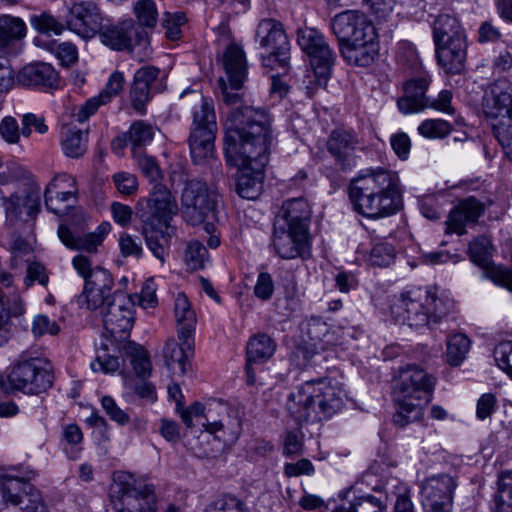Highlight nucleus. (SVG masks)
<instances>
[{
    "mask_svg": "<svg viewBox=\"0 0 512 512\" xmlns=\"http://www.w3.org/2000/svg\"><path fill=\"white\" fill-rule=\"evenodd\" d=\"M238 114L227 124L225 154L239 168L237 192L248 200L258 198L263 189L264 167L268 163L273 135L263 113L248 110L241 122Z\"/></svg>",
    "mask_w": 512,
    "mask_h": 512,
    "instance_id": "obj_1",
    "label": "nucleus"
},
{
    "mask_svg": "<svg viewBox=\"0 0 512 512\" xmlns=\"http://www.w3.org/2000/svg\"><path fill=\"white\" fill-rule=\"evenodd\" d=\"M349 198L354 210L366 218L392 216L402 207L399 177L382 167L361 171L350 182Z\"/></svg>",
    "mask_w": 512,
    "mask_h": 512,
    "instance_id": "obj_2",
    "label": "nucleus"
},
{
    "mask_svg": "<svg viewBox=\"0 0 512 512\" xmlns=\"http://www.w3.org/2000/svg\"><path fill=\"white\" fill-rule=\"evenodd\" d=\"M177 212L174 196L161 184H155L150 195L141 198L136 205V214L142 224L141 234L148 249L162 263L168 255L171 238L176 234L171 221Z\"/></svg>",
    "mask_w": 512,
    "mask_h": 512,
    "instance_id": "obj_3",
    "label": "nucleus"
},
{
    "mask_svg": "<svg viewBox=\"0 0 512 512\" xmlns=\"http://www.w3.org/2000/svg\"><path fill=\"white\" fill-rule=\"evenodd\" d=\"M342 385L329 377L303 382L287 398L286 408L298 424L328 419L344 405Z\"/></svg>",
    "mask_w": 512,
    "mask_h": 512,
    "instance_id": "obj_4",
    "label": "nucleus"
},
{
    "mask_svg": "<svg viewBox=\"0 0 512 512\" xmlns=\"http://www.w3.org/2000/svg\"><path fill=\"white\" fill-rule=\"evenodd\" d=\"M435 378L424 369L409 365L400 371L394 387L397 411L393 422L400 427L419 420L423 415V405L430 401Z\"/></svg>",
    "mask_w": 512,
    "mask_h": 512,
    "instance_id": "obj_5",
    "label": "nucleus"
},
{
    "mask_svg": "<svg viewBox=\"0 0 512 512\" xmlns=\"http://www.w3.org/2000/svg\"><path fill=\"white\" fill-rule=\"evenodd\" d=\"M432 37L439 66L448 74L465 68L467 37L460 21L449 13L439 14L432 24Z\"/></svg>",
    "mask_w": 512,
    "mask_h": 512,
    "instance_id": "obj_6",
    "label": "nucleus"
},
{
    "mask_svg": "<svg viewBox=\"0 0 512 512\" xmlns=\"http://www.w3.org/2000/svg\"><path fill=\"white\" fill-rule=\"evenodd\" d=\"M191 106L192 128L189 137L191 157L196 164L213 157L217 121L212 99L198 91H184L181 96Z\"/></svg>",
    "mask_w": 512,
    "mask_h": 512,
    "instance_id": "obj_7",
    "label": "nucleus"
},
{
    "mask_svg": "<svg viewBox=\"0 0 512 512\" xmlns=\"http://www.w3.org/2000/svg\"><path fill=\"white\" fill-rule=\"evenodd\" d=\"M443 302L429 288L414 287L395 297L390 310L396 322L422 328L441 321Z\"/></svg>",
    "mask_w": 512,
    "mask_h": 512,
    "instance_id": "obj_8",
    "label": "nucleus"
},
{
    "mask_svg": "<svg viewBox=\"0 0 512 512\" xmlns=\"http://www.w3.org/2000/svg\"><path fill=\"white\" fill-rule=\"evenodd\" d=\"M53 382L52 364L46 358L24 352L11 365L7 376L0 377V388L5 393L38 395L50 389Z\"/></svg>",
    "mask_w": 512,
    "mask_h": 512,
    "instance_id": "obj_9",
    "label": "nucleus"
},
{
    "mask_svg": "<svg viewBox=\"0 0 512 512\" xmlns=\"http://www.w3.org/2000/svg\"><path fill=\"white\" fill-rule=\"evenodd\" d=\"M481 109L505 156L512 161V85L493 84L482 98Z\"/></svg>",
    "mask_w": 512,
    "mask_h": 512,
    "instance_id": "obj_10",
    "label": "nucleus"
},
{
    "mask_svg": "<svg viewBox=\"0 0 512 512\" xmlns=\"http://www.w3.org/2000/svg\"><path fill=\"white\" fill-rule=\"evenodd\" d=\"M113 480L112 497H117L113 502L117 512H179L172 504L158 507L154 486L131 473L117 472Z\"/></svg>",
    "mask_w": 512,
    "mask_h": 512,
    "instance_id": "obj_11",
    "label": "nucleus"
},
{
    "mask_svg": "<svg viewBox=\"0 0 512 512\" xmlns=\"http://www.w3.org/2000/svg\"><path fill=\"white\" fill-rule=\"evenodd\" d=\"M0 512H49L41 492L30 483L0 474Z\"/></svg>",
    "mask_w": 512,
    "mask_h": 512,
    "instance_id": "obj_12",
    "label": "nucleus"
},
{
    "mask_svg": "<svg viewBox=\"0 0 512 512\" xmlns=\"http://www.w3.org/2000/svg\"><path fill=\"white\" fill-rule=\"evenodd\" d=\"M216 191L198 179L185 181L181 194V211L184 219L191 225H199L210 216L213 217L218 205Z\"/></svg>",
    "mask_w": 512,
    "mask_h": 512,
    "instance_id": "obj_13",
    "label": "nucleus"
},
{
    "mask_svg": "<svg viewBox=\"0 0 512 512\" xmlns=\"http://www.w3.org/2000/svg\"><path fill=\"white\" fill-rule=\"evenodd\" d=\"M256 40L268 53L262 56V64L274 69H285L290 59V44L280 22L274 19H263L256 30Z\"/></svg>",
    "mask_w": 512,
    "mask_h": 512,
    "instance_id": "obj_14",
    "label": "nucleus"
},
{
    "mask_svg": "<svg viewBox=\"0 0 512 512\" xmlns=\"http://www.w3.org/2000/svg\"><path fill=\"white\" fill-rule=\"evenodd\" d=\"M297 42L310 58V64L319 84L330 76L336 54L327 44L324 36L316 29L305 27L297 32Z\"/></svg>",
    "mask_w": 512,
    "mask_h": 512,
    "instance_id": "obj_15",
    "label": "nucleus"
},
{
    "mask_svg": "<svg viewBox=\"0 0 512 512\" xmlns=\"http://www.w3.org/2000/svg\"><path fill=\"white\" fill-rule=\"evenodd\" d=\"M104 329L116 340L128 337L135 319L134 301L123 294L115 293L111 301L100 309Z\"/></svg>",
    "mask_w": 512,
    "mask_h": 512,
    "instance_id": "obj_16",
    "label": "nucleus"
},
{
    "mask_svg": "<svg viewBox=\"0 0 512 512\" xmlns=\"http://www.w3.org/2000/svg\"><path fill=\"white\" fill-rule=\"evenodd\" d=\"M331 28L339 40V44L377 39L373 22L366 14L356 10H347L337 14L332 19Z\"/></svg>",
    "mask_w": 512,
    "mask_h": 512,
    "instance_id": "obj_17",
    "label": "nucleus"
},
{
    "mask_svg": "<svg viewBox=\"0 0 512 512\" xmlns=\"http://www.w3.org/2000/svg\"><path fill=\"white\" fill-rule=\"evenodd\" d=\"M103 15L91 0H75L66 15L67 28L83 39L93 38L102 28Z\"/></svg>",
    "mask_w": 512,
    "mask_h": 512,
    "instance_id": "obj_18",
    "label": "nucleus"
},
{
    "mask_svg": "<svg viewBox=\"0 0 512 512\" xmlns=\"http://www.w3.org/2000/svg\"><path fill=\"white\" fill-rule=\"evenodd\" d=\"M271 246L281 259H307L311 256L312 237L310 234L274 223Z\"/></svg>",
    "mask_w": 512,
    "mask_h": 512,
    "instance_id": "obj_19",
    "label": "nucleus"
},
{
    "mask_svg": "<svg viewBox=\"0 0 512 512\" xmlns=\"http://www.w3.org/2000/svg\"><path fill=\"white\" fill-rule=\"evenodd\" d=\"M40 194V187L35 185L4 197L6 222L14 226L33 221L40 211Z\"/></svg>",
    "mask_w": 512,
    "mask_h": 512,
    "instance_id": "obj_20",
    "label": "nucleus"
},
{
    "mask_svg": "<svg viewBox=\"0 0 512 512\" xmlns=\"http://www.w3.org/2000/svg\"><path fill=\"white\" fill-rule=\"evenodd\" d=\"M113 285V278L109 271L97 267L85 282L83 292L78 297L79 305L89 310L102 309L112 299Z\"/></svg>",
    "mask_w": 512,
    "mask_h": 512,
    "instance_id": "obj_21",
    "label": "nucleus"
},
{
    "mask_svg": "<svg viewBox=\"0 0 512 512\" xmlns=\"http://www.w3.org/2000/svg\"><path fill=\"white\" fill-rule=\"evenodd\" d=\"M179 342L168 338L162 349L165 366L173 375L183 376L188 370V360L194 351V336L177 332Z\"/></svg>",
    "mask_w": 512,
    "mask_h": 512,
    "instance_id": "obj_22",
    "label": "nucleus"
},
{
    "mask_svg": "<svg viewBox=\"0 0 512 512\" xmlns=\"http://www.w3.org/2000/svg\"><path fill=\"white\" fill-rule=\"evenodd\" d=\"M327 149L341 169L347 170L356 165L355 152L363 149V142L353 131L334 130L327 140Z\"/></svg>",
    "mask_w": 512,
    "mask_h": 512,
    "instance_id": "obj_23",
    "label": "nucleus"
},
{
    "mask_svg": "<svg viewBox=\"0 0 512 512\" xmlns=\"http://www.w3.org/2000/svg\"><path fill=\"white\" fill-rule=\"evenodd\" d=\"M219 32L223 40L228 41L223 56L222 65L232 89H241L247 76L246 58L243 49L230 41L231 35L227 26H220Z\"/></svg>",
    "mask_w": 512,
    "mask_h": 512,
    "instance_id": "obj_24",
    "label": "nucleus"
},
{
    "mask_svg": "<svg viewBox=\"0 0 512 512\" xmlns=\"http://www.w3.org/2000/svg\"><path fill=\"white\" fill-rule=\"evenodd\" d=\"M312 210L306 199L299 197L283 202L274 223L310 234Z\"/></svg>",
    "mask_w": 512,
    "mask_h": 512,
    "instance_id": "obj_25",
    "label": "nucleus"
},
{
    "mask_svg": "<svg viewBox=\"0 0 512 512\" xmlns=\"http://www.w3.org/2000/svg\"><path fill=\"white\" fill-rule=\"evenodd\" d=\"M484 213V205L474 197L461 200L449 213L446 220V233L463 235L466 226L477 222Z\"/></svg>",
    "mask_w": 512,
    "mask_h": 512,
    "instance_id": "obj_26",
    "label": "nucleus"
},
{
    "mask_svg": "<svg viewBox=\"0 0 512 512\" xmlns=\"http://www.w3.org/2000/svg\"><path fill=\"white\" fill-rule=\"evenodd\" d=\"M110 231L109 223H102L94 232L87 233L83 236L75 235L67 226L61 224L58 227V237L60 241L71 250L86 251L94 253L97 251Z\"/></svg>",
    "mask_w": 512,
    "mask_h": 512,
    "instance_id": "obj_27",
    "label": "nucleus"
},
{
    "mask_svg": "<svg viewBox=\"0 0 512 512\" xmlns=\"http://www.w3.org/2000/svg\"><path fill=\"white\" fill-rule=\"evenodd\" d=\"M159 73L160 70L154 66H143L135 72L129 89V99L136 111L144 112L151 99L152 85Z\"/></svg>",
    "mask_w": 512,
    "mask_h": 512,
    "instance_id": "obj_28",
    "label": "nucleus"
},
{
    "mask_svg": "<svg viewBox=\"0 0 512 512\" xmlns=\"http://www.w3.org/2000/svg\"><path fill=\"white\" fill-rule=\"evenodd\" d=\"M276 347L275 341L265 333H259L250 338L246 348V373L249 385L256 383L253 365L270 359L274 355Z\"/></svg>",
    "mask_w": 512,
    "mask_h": 512,
    "instance_id": "obj_29",
    "label": "nucleus"
},
{
    "mask_svg": "<svg viewBox=\"0 0 512 512\" xmlns=\"http://www.w3.org/2000/svg\"><path fill=\"white\" fill-rule=\"evenodd\" d=\"M456 487L455 480L448 474L431 476L421 485L422 503H453Z\"/></svg>",
    "mask_w": 512,
    "mask_h": 512,
    "instance_id": "obj_30",
    "label": "nucleus"
},
{
    "mask_svg": "<svg viewBox=\"0 0 512 512\" xmlns=\"http://www.w3.org/2000/svg\"><path fill=\"white\" fill-rule=\"evenodd\" d=\"M17 81L23 86H41L55 89L59 86V75L54 67L45 62L25 65L17 75Z\"/></svg>",
    "mask_w": 512,
    "mask_h": 512,
    "instance_id": "obj_31",
    "label": "nucleus"
},
{
    "mask_svg": "<svg viewBox=\"0 0 512 512\" xmlns=\"http://www.w3.org/2000/svg\"><path fill=\"white\" fill-rule=\"evenodd\" d=\"M228 406L219 400H209L205 404L195 402L190 407L182 406L177 412L187 428L194 426L193 420H199V423L206 428L208 424L215 423V415L226 413Z\"/></svg>",
    "mask_w": 512,
    "mask_h": 512,
    "instance_id": "obj_32",
    "label": "nucleus"
},
{
    "mask_svg": "<svg viewBox=\"0 0 512 512\" xmlns=\"http://www.w3.org/2000/svg\"><path fill=\"white\" fill-rule=\"evenodd\" d=\"M429 82L425 77L407 81L404 86V95L397 105L402 113L410 114L420 112L429 106V98L425 93Z\"/></svg>",
    "mask_w": 512,
    "mask_h": 512,
    "instance_id": "obj_33",
    "label": "nucleus"
},
{
    "mask_svg": "<svg viewBox=\"0 0 512 512\" xmlns=\"http://www.w3.org/2000/svg\"><path fill=\"white\" fill-rule=\"evenodd\" d=\"M74 185L75 181L68 174H59L55 176L47 185L45 190V206L52 213L59 215L64 213L69 207V201L74 197L73 191H61L64 188L63 183Z\"/></svg>",
    "mask_w": 512,
    "mask_h": 512,
    "instance_id": "obj_34",
    "label": "nucleus"
},
{
    "mask_svg": "<svg viewBox=\"0 0 512 512\" xmlns=\"http://www.w3.org/2000/svg\"><path fill=\"white\" fill-rule=\"evenodd\" d=\"M103 44L114 50H129L132 36L135 34V23L132 19L117 24L103 25L98 32Z\"/></svg>",
    "mask_w": 512,
    "mask_h": 512,
    "instance_id": "obj_35",
    "label": "nucleus"
},
{
    "mask_svg": "<svg viewBox=\"0 0 512 512\" xmlns=\"http://www.w3.org/2000/svg\"><path fill=\"white\" fill-rule=\"evenodd\" d=\"M230 409L221 415H215V423L208 424L205 431L213 436L223 446H229L236 442L241 433V421L234 415H230Z\"/></svg>",
    "mask_w": 512,
    "mask_h": 512,
    "instance_id": "obj_36",
    "label": "nucleus"
},
{
    "mask_svg": "<svg viewBox=\"0 0 512 512\" xmlns=\"http://www.w3.org/2000/svg\"><path fill=\"white\" fill-rule=\"evenodd\" d=\"M378 51L377 39L340 44V52L351 65L367 67L375 59Z\"/></svg>",
    "mask_w": 512,
    "mask_h": 512,
    "instance_id": "obj_37",
    "label": "nucleus"
},
{
    "mask_svg": "<svg viewBox=\"0 0 512 512\" xmlns=\"http://www.w3.org/2000/svg\"><path fill=\"white\" fill-rule=\"evenodd\" d=\"M219 84H220L221 91H222L223 102L225 103L226 107L228 108V111L226 112L227 118L224 123L225 139L227 138L228 122L236 114H238V116H239L238 118H240L241 119L240 121L242 122L244 120L245 114L248 113V110L263 113L267 117V120H268V122H267L268 131L272 133L271 118L267 112H265L264 110L254 109L252 107L243 105L241 95L238 92H236L239 89H232L231 85L229 84V86H228L222 79L219 81Z\"/></svg>",
    "mask_w": 512,
    "mask_h": 512,
    "instance_id": "obj_38",
    "label": "nucleus"
},
{
    "mask_svg": "<svg viewBox=\"0 0 512 512\" xmlns=\"http://www.w3.org/2000/svg\"><path fill=\"white\" fill-rule=\"evenodd\" d=\"M397 254L398 249L394 240L374 237L371 240V248L366 261L371 266L388 267L395 262Z\"/></svg>",
    "mask_w": 512,
    "mask_h": 512,
    "instance_id": "obj_39",
    "label": "nucleus"
},
{
    "mask_svg": "<svg viewBox=\"0 0 512 512\" xmlns=\"http://www.w3.org/2000/svg\"><path fill=\"white\" fill-rule=\"evenodd\" d=\"M26 34L27 26L22 18L10 14L0 15V50L24 39Z\"/></svg>",
    "mask_w": 512,
    "mask_h": 512,
    "instance_id": "obj_40",
    "label": "nucleus"
},
{
    "mask_svg": "<svg viewBox=\"0 0 512 512\" xmlns=\"http://www.w3.org/2000/svg\"><path fill=\"white\" fill-rule=\"evenodd\" d=\"M492 244L489 238L481 236L469 244V256L472 262L484 270L487 278L496 284V281L490 276L494 269H504L501 266H495L491 260Z\"/></svg>",
    "mask_w": 512,
    "mask_h": 512,
    "instance_id": "obj_41",
    "label": "nucleus"
},
{
    "mask_svg": "<svg viewBox=\"0 0 512 512\" xmlns=\"http://www.w3.org/2000/svg\"><path fill=\"white\" fill-rule=\"evenodd\" d=\"M154 137V128L142 121H135L129 128L128 132L117 137L113 145L121 146L131 145L133 151L149 144Z\"/></svg>",
    "mask_w": 512,
    "mask_h": 512,
    "instance_id": "obj_42",
    "label": "nucleus"
},
{
    "mask_svg": "<svg viewBox=\"0 0 512 512\" xmlns=\"http://www.w3.org/2000/svg\"><path fill=\"white\" fill-rule=\"evenodd\" d=\"M174 317L177 332L194 336L197 322L196 313L184 293H178L174 298Z\"/></svg>",
    "mask_w": 512,
    "mask_h": 512,
    "instance_id": "obj_43",
    "label": "nucleus"
},
{
    "mask_svg": "<svg viewBox=\"0 0 512 512\" xmlns=\"http://www.w3.org/2000/svg\"><path fill=\"white\" fill-rule=\"evenodd\" d=\"M61 146L66 156L82 157L87 151V136L80 129L69 128L62 138Z\"/></svg>",
    "mask_w": 512,
    "mask_h": 512,
    "instance_id": "obj_44",
    "label": "nucleus"
},
{
    "mask_svg": "<svg viewBox=\"0 0 512 512\" xmlns=\"http://www.w3.org/2000/svg\"><path fill=\"white\" fill-rule=\"evenodd\" d=\"M127 348V354L131 358V364L136 375L142 380L150 377L152 364L148 352L134 342H129Z\"/></svg>",
    "mask_w": 512,
    "mask_h": 512,
    "instance_id": "obj_45",
    "label": "nucleus"
},
{
    "mask_svg": "<svg viewBox=\"0 0 512 512\" xmlns=\"http://www.w3.org/2000/svg\"><path fill=\"white\" fill-rule=\"evenodd\" d=\"M470 349L469 338L456 333L447 338V361L450 365L458 366L466 357Z\"/></svg>",
    "mask_w": 512,
    "mask_h": 512,
    "instance_id": "obj_46",
    "label": "nucleus"
},
{
    "mask_svg": "<svg viewBox=\"0 0 512 512\" xmlns=\"http://www.w3.org/2000/svg\"><path fill=\"white\" fill-rule=\"evenodd\" d=\"M498 494L495 498L497 512L512 511V471H504L498 479Z\"/></svg>",
    "mask_w": 512,
    "mask_h": 512,
    "instance_id": "obj_47",
    "label": "nucleus"
},
{
    "mask_svg": "<svg viewBox=\"0 0 512 512\" xmlns=\"http://www.w3.org/2000/svg\"><path fill=\"white\" fill-rule=\"evenodd\" d=\"M134 13L140 26L147 28L156 26L158 10L154 0H137L134 4Z\"/></svg>",
    "mask_w": 512,
    "mask_h": 512,
    "instance_id": "obj_48",
    "label": "nucleus"
},
{
    "mask_svg": "<svg viewBox=\"0 0 512 512\" xmlns=\"http://www.w3.org/2000/svg\"><path fill=\"white\" fill-rule=\"evenodd\" d=\"M30 23L39 33L47 35H60L65 29L64 24L48 12L33 15Z\"/></svg>",
    "mask_w": 512,
    "mask_h": 512,
    "instance_id": "obj_49",
    "label": "nucleus"
},
{
    "mask_svg": "<svg viewBox=\"0 0 512 512\" xmlns=\"http://www.w3.org/2000/svg\"><path fill=\"white\" fill-rule=\"evenodd\" d=\"M46 47L60 60L63 66H71L78 60L77 47L71 42L51 41Z\"/></svg>",
    "mask_w": 512,
    "mask_h": 512,
    "instance_id": "obj_50",
    "label": "nucleus"
},
{
    "mask_svg": "<svg viewBox=\"0 0 512 512\" xmlns=\"http://www.w3.org/2000/svg\"><path fill=\"white\" fill-rule=\"evenodd\" d=\"M451 129L450 123L445 120L428 119L419 125L418 132L426 138H443L451 132Z\"/></svg>",
    "mask_w": 512,
    "mask_h": 512,
    "instance_id": "obj_51",
    "label": "nucleus"
},
{
    "mask_svg": "<svg viewBox=\"0 0 512 512\" xmlns=\"http://www.w3.org/2000/svg\"><path fill=\"white\" fill-rule=\"evenodd\" d=\"M156 291L157 285L154 279L149 278L143 283L141 292L131 296L130 298H132L134 302L137 300L139 305L144 309L154 308L158 304Z\"/></svg>",
    "mask_w": 512,
    "mask_h": 512,
    "instance_id": "obj_52",
    "label": "nucleus"
},
{
    "mask_svg": "<svg viewBox=\"0 0 512 512\" xmlns=\"http://www.w3.org/2000/svg\"><path fill=\"white\" fill-rule=\"evenodd\" d=\"M185 258L192 269H201L208 259V251L200 242L192 241L187 246Z\"/></svg>",
    "mask_w": 512,
    "mask_h": 512,
    "instance_id": "obj_53",
    "label": "nucleus"
},
{
    "mask_svg": "<svg viewBox=\"0 0 512 512\" xmlns=\"http://www.w3.org/2000/svg\"><path fill=\"white\" fill-rule=\"evenodd\" d=\"M21 125V133L26 138L30 137L33 129L39 134H45L48 131L45 118L34 113L23 114Z\"/></svg>",
    "mask_w": 512,
    "mask_h": 512,
    "instance_id": "obj_54",
    "label": "nucleus"
},
{
    "mask_svg": "<svg viewBox=\"0 0 512 512\" xmlns=\"http://www.w3.org/2000/svg\"><path fill=\"white\" fill-rule=\"evenodd\" d=\"M113 183L119 193L122 195H133L138 189V180L136 175L120 171L113 175Z\"/></svg>",
    "mask_w": 512,
    "mask_h": 512,
    "instance_id": "obj_55",
    "label": "nucleus"
},
{
    "mask_svg": "<svg viewBox=\"0 0 512 512\" xmlns=\"http://www.w3.org/2000/svg\"><path fill=\"white\" fill-rule=\"evenodd\" d=\"M495 360L512 379V341L501 342L494 349Z\"/></svg>",
    "mask_w": 512,
    "mask_h": 512,
    "instance_id": "obj_56",
    "label": "nucleus"
},
{
    "mask_svg": "<svg viewBox=\"0 0 512 512\" xmlns=\"http://www.w3.org/2000/svg\"><path fill=\"white\" fill-rule=\"evenodd\" d=\"M125 84L124 74L120 71H114L108 78L105 88L99 93L101 97L109 103L112 98L119 95Z\"/></svg>",
    "mask_w": 512,
    "mask_h": 512,
    "instance_id": "obj_57",
    "label": "nucleus"
},
{
    "mask_svg": "<svg viewBox=\"0 0 512 512\" xmlns=\"http://www.w3.org/2000/svg\"><path fill=\"white\" fill-rule=\"evenodd\" d=\"M60 328L56 321L51 320L48 316L36 315L32 322L31 331L35 337H41L45 334L56 335Z\"/></svg>",
    "mask_w": 512,
    "mask_h": 512,
    "instance_id": "obj_58",
    "label": "nucleus"
},
{
    "mask_svg": "<svg viewBox=\"0 0 512 512\" xmlns=\"http://www.w3.org/2000/svg\"><path fill=\"white\" fill-rule=\"evenodd\" d=\"M0 303L3 307L2 311H5L10 318H19L25 312L23 300L17 293L1 295Z\"/></svg>",
    "mask_w": 512,
    "mask_h": 512,
    "instance_id": "obj_59",
    "label": "nucleus"
},
{
    "mask_svg": "<svg viewBox=\"0 0 512 512\" xmlns=\"http://www.w3.org/2000/svg\"><path fill=\"white\" fill-rule=\"evenodd\" d=\"M0 134L9 144H17L22 135L17 120L12 116H6L0 123Z\"/></svg>",
    "mask_w": 512,
    "mask_h": 512,
    "instance_id": "obj_60",
    "label": "nucleus"
},
{
    "mask_svg": "<svg viewBox=\"0 0 512 512\" xmlns=\"http://www.w3.org/2000/svg\"><path fill=\"white\" fill-rule=\"evenodd\" d=\"M119 248L124 257L140 258L143 254V248L139 239L127 233L121 234L119 238Z\"/></svg>",
    "mask_w": 512,
    "mask_h": 512,
    "instance_id": "obj_61",
    "label": "nucleus"
},
{
    "mask_svg": "<svg viewBox=\"0 0 512 512\" xmlns=\"http://www.w3.org/2000/svg\"><path fill=\"white\" fill-rule=\"evenodd\" d=\"M303 452V434L300 431L286 433L283 443V454L286 457L300 455Z\"/></svg>",
    "mask_w": 512,
    "mask_h": 512,
    "instance_id": "obj_62",
    "label": "nucleus"
},
{
    "mask_svg": "<svg viewBox=\"0 0 512 512\" xmlns=\"http://www.w3.org/2000/svg\"><path fill=\"white\" fill-rule=\"evenodd\" d=\"M210 512H248L245 504L234 496H223L218 499L212 507Z\"/></svg>",
    "mask_w": 512,
    "mask_h": 512,
    "instance_id": "obj_63",
    "label": "nucleus"
},
{
    "mask_svg": "<svg viewBox=\"0 0 512 512\" xmlns=\"http://www.w3.org/2000/svg\"><path fill=\"white\" fill-rule=\"evenodd\" d=\"M138 166L150 182H158L162 178L161 170L154 158L148 155L138 157Z\"/></svg>",
    "mask_w": 512,
    "mask_h": 512,
    "instance_id": "obj_64",
    "label": "nucleus"
}]
</instances>
